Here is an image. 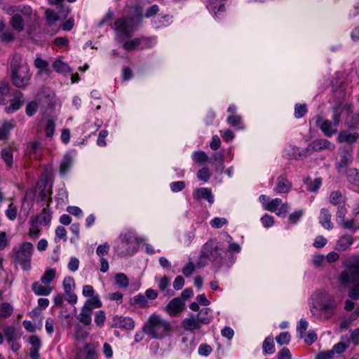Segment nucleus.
I'll list each match as a JSON object with an SVG mask.
<instances>
[{
  "instance_id": "51",
  "label": "nucleus",
  "mask_w": 359,
  "mask_h": 359,
  "mask_svg": "<svg viewBox=\"0 0 359 359\" xmlns=\"http://www.w3.org/2000/svg\"><path fill=\"white\" fill-rule=\"evenodd\" d=\"M195 270V266L192 262H189L182 269V273L188 277L190 276Z\"/></svg>"
},
{
  "instance_id": "38",
  "label": "nucleus",
  "mask_w": 359,
  "mask_h": 359,
  "mask_svg": "<svg viewBox=\"0 0 359 359\" xmlns=\"http://www.w3.org/2000/svg\"><path fill=\"white\" fill-rule=\"evenodd\" d=\"M262 348L266 353L274 351L273 339L272 337H266L264 341Z\"/></svg>"
},
{
  "instance_id": "24",
  "label": "nucleus",
  "mask_w": 359,
  "mask_h": 359,
  "mask_svg": "<svg viewBox=\"0 0 359 359\" xmlns=\"http://www.w3.org/2000/svg\"><path fill=\"white\" fill-rule=\"evenodd\" d=\"M359 123V114H347L344 124L349 129H354Z\"/></svg>"
},
{
  "instance_id": "6",
  "label": "nucleus",
  "mask_w": 359,
  "mask_h": 359,
  "mask_svg": "<svg viewBox=\"0 0 359 359\" xmlns=\"http://www.w3.org/2000/svg\"><path fill=\"white\" fill-rule=\"evenodd\" d=\"M32 251L33 245L31 243H23L20 248L15 252V262L20 263L24 269H29L30 268Z\"/></svg>"
},
{
  "instance_id": "45",
  "label": "nucleus",
  "mask_w": 359,
  "mask_h": 359,
  "mask_svg": "<svg viewBox=\"0 0 359 359\" xmlns=\"http://www.w3.org/2000/svg\"><path fill=\"white\" fill-rule=\"evenodd\" d=\"M307 112L306 104H296L294 108V116L297 118L303 117Z\"/></svg>"
},
{
  "instance_id": "61",
  "label": "nucleus",
  "mask_w": 359,
  "mask_h": 359,
  "mask_svg": "<svg viewBox=\"0 0 359 359\" xmlns=\"http://www.w3.org/2000/svg\"><path fill=\"white\" fill-rule=\"evenodd\" d=\"M278 359H291V354L287 348H283L278 353Z\"/></svg>"
},
{
  "instance_id": "26",
  "label": "nucleus",
  "mask_w": 359,
  "mask_h": 359,
  "mask_svg": "<svg viewBox=\"0 0 359 359\" xmlns=\"http://www.w3.org/2000/svg\"><path fill=\"white\" fill-rule=\"evenodd\" d=\"M321 182L320 178H316L314 180H312L310 177H307L304 180V183L307 185V189L313 192L316 191L319 189Z\"/></svg>"
},
{
  "instance_id": "56",
  "label": "nucleus",
  "mask_w": 359,
  "mask_h": 359,
  "mask_svg": "<svg viewBox=\"0 0 359 359\" xmlns=\"http://www.w3.org/2000/svg\"><path fill=\"white\" fill-rule=\"evenodd\" d=\"M227 221L225 218L215 217L211 220L210 224L214 228H220Z\"/></svg>"
},
{
  "instance_id": "49",
  "label": "nucleus",
  "mask_w": 359,
  "mask_h": 359,
  "mask_svg": "<svg viewBox=\"0 0 359 359\" xmlns=\"http://www.w3.org/2000/svg\"><path fill=\"white\" fill-rule=\"evenodd\" d=\"M17 207L13 203L9 204L8 209L6 211V216L11 220H14L17 216Z\"/></svg>"
},
{
  "instance_id": "60",
  "label": "nucleus",
  "mask_w": 359,
  "mask_h": 359,
  "mask_svg": "<svg viewBox=\"0 0 359 359\" xmlns=\"http://www.w3.org/2000/svg\"><path fill=\"white\" fill-rule=\"evenodd\" d=\"M55 234L59 239H62L63 241L67 240V231L65 227L62 226H57L55 230Z\"/></svg>"
},
{
  "instance_id": "53",
  "label": "nucleus",
  "mask_w": 359,
  "mask_h": 359,
  "mask_svg": "<svg viewBox=\"0 0 359 359\" xmlns=\"http://www.w3.org/2000/svg\"><path fill=\"white\" fill-rule=\"evenodd\" d=\"M185 188V182L183 181L174 182L170 184V189L174 192H178Z\"/></svg>"
},
{
  "instance_id": "1",
  "label": "nucleus",
  "mask_w": 359,
  "mask_h": 359,
  "mask_svg": "<svg viewBox=\"0 0 359 359\" xmlns=\"http://www.w3.org/2000/svg\"><path fill=\"white\" fill-rule=\"evenodd\" d=\"M142 19V8L138 5L132 6L129 15L118 18L114 22V29L116 32L117 39L123 40L131 37L141 25Z\"/></svg>"
},
{
  "instance_id": "12",
  "label": "nucleus",
  "mask_w": 359,
  "mask_h": 359,
  "mask_svg": "<svg viewBox=\"0 0 359 359\" xmlns=\"http://www.w3.org/2000/svg\"><path fill=\"white\" fill-rule=\"evenodd\" d=\"M113 327H122L126 330H133L135 327L134 320L129 317L114 316L112 323Z\"/></svg>"
},
{
  "instance_id": "36",
  "label": "nucleus",
  "mask_w": 359,
  "mask_h": 359,
  "mask_svg": "<svg viewBox=\"0 0 359 359\" xmlns=\"http://www.w3.org/2000/svg\"><path fill=\"white\" fill-rule=\"evenodd\" d=\"M63 285L65 294H70L71 292H73V290L75 287L74 279L70 277L65 278Z\"/></svg>"
},
{
  "instance_id": "23",
  "label": "nucleus",
  "mask_w": 359,
  "mask_h": 359,
  "mask_svg": "<svg viewBox=\"0 0 359 359\" xmlns=\"http://www.w3.org/2000/svg\"><path fill=\"white\" fill-rule=\"evenodd\" d=\"M129 304L131 306L137 305L141 309L147 308L149 306L146 297L142 294H139L133 299H130Z\"/></svg>"
},
{
  "instance_id": "48",
  "label": "nucleus",
  "mask_w": 359,
  "mask_h": 359,
  "mask_svg": "<svg viewBox=\"0 0 359 359\" xmlns=\"http://www.w3.org/2000/svg\"><path fill=\"white\" fill-rule=\"evenodd\" d=\"M194 160L197 163H202L206 162L208 157L204 151H199L194 154Z\"/></svg>"
},
{
  "instance_id": "14",
  "label": "nucleus",
  "mask_w": 359,
  "mask_h": 359,
  "mask_svg": "<svg viewBox=\"0 0 359 359\" xmlns=\"http://www.w3.org/2000/svg\"><path fill=\"white\" fill-rule=\"evenodd\" d=\"M292 188V183L287 179L286 176L281 175L278 177L277 186L275 191L278 194L288 193Z\"/></svg>"
},
{
  "instance_id": "11",
  "label": "nucleus",
  "mask_w": 359,
  "mask_h": 359,
  "mask_svg": "<svg viewBox=\"0 0 359 359\" xmlns=\"http://www.w3.org/2000/svg\"><path fill=\"white\" fill-rule=\"evenodd\" d=\"M181 325L184 330L192 333H194L195 331L199 330L201 328V325L194 314H191L189 318H184L182 321Z\"/></svg>"
},
{
  "instance_id": "63",
  "label": "nucleus",
  "mask_w": 359,
  "mask_h": 359,
  "mask_svg": "<svg viewBox=\"0 0 359 359\" xmlns=\"http://www.w3.org/2000/svg\"><path fill=\"white\" fill-rule=\"evenodd\" d=\"M351 341H352L355 345L359 344V328H356L352 332L351 339H347V342L350 343Z\"/></svg>"
},
{
  "instance_id": "30",
  "label": "nucleus",
  "mask_w": 359,
  "mask_h": 359,
  "mask_svg": "<svg viewBox=\"0 0 359 359\" xmlns=\"http://www.w3.org/2000/svg\"><path fill=\"white\" fill-rule=\"evenodd\" d=\"M115 283L120 287L126 288L129 285V280L126 275L123 273H118L116 274Z\"/></svg>"
},
{
  "instance_id": "46",
  "label": "nucleus",
  "mask_w": 359,
  "mask_h": 359,
  "mask_svg": "<svg viewBox=\"0 0 359 359\" xmlns=\"http://www.w3.org/2000/svg\"><path fill=\"white\" fill-rule=\"evenodd\" d=\"M348 346H349V343L340 341V342L336 344L333 346L332 350H331V351H333V355L334 354V353L339 354V353H344L346 350V348L348 347Z\"/></svg>"
},
{
  "instance_id": "3",
  "label": "nucleus",
  "mask_w": 359,
  "mask_h": 359,
  "mask_svg": "<svg viewBox=\"0 0 359 359\" xmlns=\"http://www.w3.org/2000/svg\"><path fill=\"white\" fill-rule=\"evenodd\" d=\"M20 59L14 56L11 62V81L13 84L19 88L28 85L31 78L29 69L27 66L20 65Z\"/></svg>"
},
{
  "instance_id": "50",
  "label": "nucleus",
  "mask_w": 359,
  "mask_h": 359,
  "mask_svg": "<svg viewBox=\"0 0 359 359\" xmlns=\"http://www.w3.org/2000/svg\"><path fill=\"white\" fill-rule=\"evenodd\" d=\"M212 351V347L206 344H201L198 348V353L201 355L208 356Z\"/></svg>"
},
{
  "instance_id": "10",
  "label": "nucleus",
  "mask_w": 359,
  "mask_h": 359,
  "mask_svg": "<svg viewBox=\"0 0 359 359\" xmlns=\"http://www.w3.org/2000/svg\"><path fill=\"white\" fill-rule=\"evenodd\" d=\"M316 125L320 128L323 133L329 137L337 131V127H334L331 121L327 119H323L321 117L318 118L316 120Z\"/></svg>"
},
{
  "instance_id": "21",
  "label": "nucleus",
  "mask_w": 359,
  "mask_h": 359,
  "mask_svg": "<svg viewBox=\"0 0 359 359\" xmlns=\"http://www.w3.org/2000/svg\"><path fill=\"white\" fill-rule=\"evenodd\" d=\"M10 25L12 28L18 32L23 31L25 27L23 18L21 15L18 13L14 14L12 16L10 20Z\"/></svg>"
},
{
  "instance_id": "62",
  "label": "nucleus",
  "mask_w": 359,
  "mask_h": 359,
  "mask_svg": "<svg viewBox=\"0 0 359 359\" xmlns=\"http://www.w3.org/2000/svg\"><path fill=\"white\" fill-rule=\"evenodd\" d=\"M184 285V278L181 276H177L173 283V287L175 290H179L182 288Z\"/></svg>"
},
{
  "instance_id": "52",
  "label": "nucleus",
  "mask_w": 359,
  "mask_h": 359,
  "mask_svg": "<svg viewBox=\"0 0 359 359\" xmlns=\"http://www.w3.org/2000/svg\"><path fill=\"white\" fill-rule=\"evenodd\" d=\"M108 135V132L106 130H102L100 132L99 136L97 140V145L100 147H105L107 145L105 138Z\"/></svg>"
},
{
  "instance_id": "19",
  "label": "nucleus",
  "mask_w": 359,
  "mask_h": 359,
  "mask_svg": "<svg viewBox=\"0 0 359 359\" xmlns=\"http://www.w3.org/2000/svg\"><path fill=\"white\" fill-rule=\"evenodd\" d=\"M345 175L348 182L359 185V172L356 168H346L342 172H339Z\"/></svg>"
},
{
  "instance_id": "7",
  "label": "nucleus",
  "mask_w": 359,
  "mask_h": 359,
  "mask_svg": "<svg viewBox=\"0 0 359 359\" xmlns=\"http://www.w3.org/2000/svg\"><path fill=\"white\" fill-rule=\"evenodd\" d=\"M336 306L333 302H328L326 303L317 302V305L314 304L311 306V311L313 316L320 320H329L334 314Z\"/></svg>"
},
{
  "instance_id": "18",
  "label": "nucleus",
  "mask_w": 359,
  "mask_h": 359,
  "mask_svg": "<svg viewBox=\"0 0 359 359\" xmlns=\"http://www.w3.org/2000/svg\"><path fill=\"white\" fill-rule=\"evenodd\" d=\"M332 215L327 208H322L319 217V222L327 229H332L333 225L331 222Z\"/></svg>"
},
{
  "instance_id": "25",
  "label": "nucleus",
  "mask_w": 359,
  "mask_h": 359,
  "mask_svg": "<svg viewBox=\"0 0 359 359\" xmlns=\"http://www.w3.org/2000/svg\"><path fill=\"white\" fill-rule=\"evenodd\" d=\"M49 205H47L46 208H44L41 212L38 215L37 220L40 223H43L44 224H48L51 220V212L49 209Z\"/></svg>"
},
{
  "instance_id": "8",
  "label": "nucleus",
  "mask_w": 359,
  "mask_h": 359,
  "mask_svg": "<svg viewBox=\"0 0 359 359\" xmlns=\"http://www.w3.org/2000/svg\"><path fill=\"white\" fill-rule=\"evenodd\" d=\"M339 160L336 164V168L338 172H342L345 170L353 161V149L351 147L340 149L339 150Z\"/></svg>"
},
{
  "instance_id": "64",
  "label": "nucleus",
  "mask_w": 359,
  "mask_h": 359,
  "mask_svg": "<svg viewBox=\"0 0 359 359\" xmlns=\"http://www.w3.org/2000/svg\"><path fill=\"white\" fill-rule=\"evenodd\" d=\"M333 355V351L331 350L327 351H322L317 355L316 359H332Z\"/></svg>"
},
{
  "instance_id": "37",
  "label": "nucleus",
  "mask_w": 359,
  "mask_h": 359,
  "mask_svg": "<svg viewBox=\"0 0 359 359\" xmlns=\"http://www.w3.org/2000/svg\"><path fill=\"white\" fill-rule=\"evenodd\" d=\"M342 194L339 191H334L331 192L330 196V203L337 205L341 203L342 201Z\"/></svg>"
},
{
  "instance_id": "55",
  "label": "nucleus",
  "mask_w": 359,
  "mask_h": 359,
  "mask_svg": "<svg viewBox=\"0 0 359 359\" xmlns=\"http://www.w3.org/2000/svg\"><path fill=\"white\" fill-rule=\"evenodd\" d=\"M109 251V245L105 243L103 245H100L97 248L96 252L99 257H102L105 255H107Z\"/></svg>"
},
{
  "instance_id": "32",
  "label": "nucleus",
  "mask_w": 359,
  "mask_h": 359,
  "mask_svg": "<svg viewBox=\"0 0 359 359\" xmlns=\"http://www.w3.org/2000/svg\"><path fill=\"white\" fill-rule=\"evenodd\" d=\"M141 40L139 38H135L130 41H126L123 43V47L128 51L135 50L137 46H140Z\"/></svg>"
},
{
  "instance_id": "39",
  "label": "nucleus",
  "mask_w": 359,
  "mask_h": 359,
  "mask_svg": "<svg viewBox=\"0 0 359 359\" xmlns=\"http://www.w3.org/2000/svg\"><path fill=\"white\" fill-rule=\"evenodd\" d=\"M85 305L89 306L90 309H93L100 308L102 306V302L100 301L97 296H95L88 299L85 302Z\"/></svg>"
},
{
  "instance_id": "16",
  "label": "nucleus",
  "mask_w": 359,
  "mask_h": 359,
  "mask_svg": "<svg viewBox=\"0 0 359 359\" xmlns=\"http://www.w3.org/2000/svg\"><path fill=\"white\" fill-rule=\"evenodd\" d=\"M359 138V133L354 132L353 133H349L346 130L340 131L337 137L339 142H346L348 144H353Z\"/></svg>"
},
{
  "instance_id": "34",
  "label": "nucleus",
  "mask_w": 359,
  "mask_h": 359,
  "mask_svg": "<svg viewBox=\"0 0 359 359\" xmlns=\"http://www.w3.org/2000/svg\"><path fill=\"white\" fill-rule=\"evenodd\" d=\"M53 69L59 72V73H63L69 71V66L63 62L62 60H57L53 63Z\"/></svg>"
},
{
  "instance_id": "15",
  "label": "nucleus",
  "mask_w": 359,
  "mask_h": 359,
  "mask_svg": "<svg viewBox=\"0 0 359 359\" xmlns=\"http://www.w3.org/2000/svg\"><path fill=\"white\" fill-rule=\"evenodd\" d=\"M25 99L23 94L20 91H18L14 98L10 100V104L7 108L8 112H13L18 110L23 104Z\"/></svg>"
},
{
  "instance_id": "42",
  "label": "nucleus",
  "mask_w": 359,
  "mask_h": 359,
  "mask_svg": "<svg viewBox=\"0 0 359 359\" xmlns=\"http://www.w3.org/2000/svg\"><path fill=\"white\" fill-rule=\"evenodd\" d=\"M341 107V103L339 102L337 106L334 107V115H333V125L334 127H337L341 121V114H340V107Z\"/></svg>"
},
{
  "instance_id": "58",
  "label": "nucleus",
  "mask_w": 359,
  "mask_h": 359,
  "mask_svg": "<svg viewBox=\"0 0 359 359\" xmlns=\"http://www.w3.org/2000/svg\"><path fill=\"white\" fill-rule=\"evenodd\" d=\"M326 244L327 239L321 236H318L316 238L313 245L316 248H320L324 247Z\"/></svg>"
},
{
  "instance_id": "4",
  "label": "nucleus",
  "mask_w": 359,
  "mask_h": 359,
  "mask_svg": "<svg viewBox=\"0 0 359 359\" xmlns=\"http://www.w3.org/2000/svg\"><path fill=\"white\" fill-rule=\"evenodd\" d=\"M225 252L224 247L216 238L209 239L203 246V256L208 257L211 262L219 265L222 264L224 259L222 253Z\"/></svg>"
},
{
  "instance_id": "20",
  "label": "nucleus",
  "mask_w": 359,
  "mask_h": 359,
  "mask_svg": "<svg viewBox=\"0 0 359 359\" xmlns=\"http://www.w3.org/2000/svg\"><path fill=\"white\" fill-rule=\"evenodd\" d=\"M353 243V238L349 235H344L338 240L335 250L338 251L346 250Z\"/></svg>"
},
{
  "instance_id": "27",
  "label": "nucleus",
  "mask_w": 359,
  "mask_h": 359,
  "mask_svg": "<svg viewBox=\"0 0 359 359\" xmlns=\"http://www.w3.org/2000/svg\"><path fill=\"white\" fill-rule=\"evenodd\" d=\"M32 290L38 295H48L50 293L52 287H46L41 284L35 282L32 284Z\"/></svg>"
},
{
  "instance_id": "28",
  "label": "nucleus",
  "mask_w": 359,
  "mask_h": 359,
  "mask_svg": "<svg viewBox=\"0 0 359 359\" xmlns=\"http://www.w3.org/2000/svg\"><path fill=\"white\" fill-rule=\"evenodd\" d=\"M72 164V158L69 154H67L64 156L63 160L62 161L60 165V172L61 175H65L67 172L70 168Z\"/></svg>"
},
{
  "instance_id": "31",
  "label": "nucleus",
  "mask_w": 359,
  "mask_h": 359,
  "mask_svg": "<svg viewBox=\"0 0 359 359\" xmlns=\"http://www.w3.org/2000/svg\"><path fill=\"white\" fill-rule=\"evenodd\" d=\"M55 276V271L53 269H48L45 271L41 280L43 284L48 285L54 279Z\"/></svg>"
},
{
  "instance_id": "57",
  "label": "nucleus",
  "mask_w": 359,
  "mask_h": 359,
  "mask_svg": "<svg viewBox=\"0 0 359 359\" xmlns=\"http://www.w3.org/2000/svg\"><path fill=\"white\" fill-rule=\"evenodd\" d=\"M105 321V314L104 312L102 311H99L96 313L95 317V322L97 324V326H102L103 325Z\"/></svg>"
},
{
  "instance_id": "40",
  "label": "nucleus",
  "mask_w": 359,
  "mask_h": 359,
  "mask_svg": "<svg viewBox=\"0 0 359 359\" xmlns=\"http://www.w3.org/2000/svg\"><path fill=\"white\" fill-rule=\"evenodd\" d=\"M55 124L53 120L48 119L45 127L46 137H52L55 133Z\"/></svg>"
},
{
  "instance_id": "43",
  "label": "nucleus",
  "mask_w": 359,
  "mask_h": 359,
  "mask_svg": "<svg viewBox=\"0 0 359 359\" xmlns=\"http://www.w3.org/2000/svg\"><path fill=\"white\" fill-rule=\"evenodd\" d=\"M197 177L199 180L207 182L210 177V170L208 167H204L198 171Z\"/></svg>"
},
{
  "instance_id": "59",
  "label": "nucleus",
  "mask_w": 359,
  "mask_h": 359,
  "mask_svg": "<svg viewBox=\"0 0 359 359\" xmlns=\"http://www.w3.org/2000/svg\"><path fill=\"white\" fill-rule=\"evenodd\" d=\"M261 220L265 227H270L274 224L273 217L269 215H264Z\"/></svg>"
},
{
  "instance_id": "54",
  "label": "nucleus",
  "mask_w": 359,
  "mask_h": 359,
  "mask_svg": "<svg viewBox=\"0 0 359 359\" xmlns=\"http://www.w3.org/2000/svg\"><path fill=\"white\" fill-rule=\"evenodd\" d=\"M348 297L353 300L359 299V283H356L354 287L349 291Z\"/></svg>"
},
{
  "instance_id": "47",
  "label": "nucleus",
  "mask_w": 359,
  "mask_h": 359,
  "mask_svg": "<svg viewBox=\"0 0 359 359\" xmlns=\"http://www.w3.org/2000/svg\"><path fill=\"white\" fill-rule=\"evenodd\" d=\"M38 104L36 101L29 102L26 107V114L29 116H33L37 111Z\"/></svg>"
},
{
  "instance_id": "35",
  "label": "nucleus",
  "mask_w": 359,
  "mask_h": 359,
  "mask_svg": "<svg viewBox=\"0 0 359 359\" xmlns=\"http://www.w3.org/2000/svg\"><path fill=\"white\" fill-rule=\"evenodd\" d=\"M4 333L6 340L8 342H13L16 340V334L15 328L13 327H7L4 330Z\"/></svg>"
},
{
  "instance_id": "17",
  "label": "nucleus",
  "mask_w": 359,
  "mask_h": 359,
  "mask_svg": "<svg viewBox=\"0 0 359 359\" xmlns=\"http://www.w3.org/2000/svg\"><path fill=\"white\" fill-rule=\"evenodd\" d=\"M194 199L200 201L201 199L207 200L210 203H212L214 201L212 191L208 188H199L196 189V193L194 194Z\"/></svg>"
},
{
  "instance_id": "13",
  "label": "nucleus",
  "mask_w": 359,
  "mask_h": 359,
  "mask_svg": "<svg viewBox=\"0 0 359 359\" xmlns=\"http://www.w3.org/2000/svg\"><path fill=\"white\" fill-rule=\"evenodd\" d=\"M184 304L180 297L172 299L166 306V310L170 314H177L183 311Z\"/></svg>"
},
{
  "instance_id": "9",
  "label": "nucleus",
  "mask_w": 359,
  "mask_h": 359,
  "mask_svg": "<svg viewBox=\"0 0 359 359\" xmlns=\"http://www.w3.org/2000/svg\"><path fill=\"white\" fill-rule=\"evenodd\" d=\"M334 146L330 141L325 139H317L309 144V151H320L323 149L334 150Z\"/></svg>"
},
{
  "instance_id": "2",
  "label": "nucleus",
  "mask_w": 359,
  "mask_h": 359,
  "mask_svg": "<svg viewBox=\"0 0 359 359\" xmlns=\"http://www.w3.org/2000/svg\"><path fill=\"white\" fill-rule=\"evenodd\" d=\"M143 332L153 339H161L172 331L169 321L161 318L160 316L152 314L142 327Z\"/></svg>"
},
{
  "instance_id": "22",
  "label": "nucleus",
  "mask_w": 359,
  "mask_h": 359,
  "mask_svg": "<svg viewBox=\"0 0 359 359\" xmlns=\"http://www.w3.org/2000/svg\"><path fill=\"white\" fill-rule=\"evenodd\" d=\"M15 126L14 121H5L0 128V140H6L8 138L10 130Z\"/></svg>"
},
{
  "instance_id": "44",
  "label": "nucleus",
  "mask_w": 359,
  "mask_h": 359,
  "mask_svg": "<svg viewBox=\"0 0 359 359\" xmlns=\"http://www.w3.org/2000/svg\"><path fill=\"white\" fill-rule=\"evenodd\" d=\"M276 340L280 345H284L289 344L290 341V335L287 332H281L278 336L276 337Z\"/></svg>"
},
{
  "instance_id": "29",
  "label": "nucleus",
  "mask_w": 359,
  "mask_h": 359,
  "mask_svg": "<svg viewBox=\"0 0 359 359\" xmlns=\"http://www.w3.org/2000/svg\"><path fill=\"white\" fill-rule=\"evenodd\" d=\"M13 309L11 304L8 302L2 303L0 305V317L1 318H8L13 313Z\"/></svg>"
},
{
  "instance_id": "33",
  "label": "nucleus",
  "mask_w": 359,
  "mask_h": 359,
  "mask_svg": "<svg viewBox=\"0 0 359 359\" xmlns=\"http://www.w3.org/2000/svg\"><path fill=\"white\" fill-rule=\"evenodd\" d=\"M1 157L8 167L13 165V154L10 149H4L1 151Z\"/></svg>"
},
{
  "instance_id": "41",
  "label": "nucleus",
  "mask_w": 359,
  "mask_h": 359,
  "mask_svg": "<svg viewBox=\"0 0 359 359\" xmlns=\"http://www.w3.org/2000/svg\"><path fill=\"white\" fill-rule=\"evenodd\" d=\"M281 204V200L280 198H275L271 201L269 203L264 204V207L266 210L274 212L277 210L278 207Z\"/></svg>"
},
{
  "instance_id": "5",
  "label": "nucleus",
  "mask_w": 359,
  "mask_h": 359,
  "mask_svg": "<svg viewBox=\"0 0 359 359\" xmlns=\"http://www.w3.org/2000/svg\"><path fill=\"white\" fill-rule=\"evenodd\" d=\"M347 270L340 275V282L342 285L358 283L359 281V255L353 256L349 259Z\"/></svg>"
}]
</instances>
